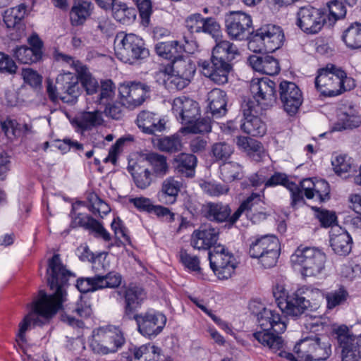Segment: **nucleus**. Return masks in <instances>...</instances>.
<instances>
[{
	"instance_id": "nucleus-54",
	"label": "nucleus",
	"mask_w": 361,
	"mask_h": 361,
	"mask_svg": "<svg viewBox=\"0 0 361 361\" xmlns=\"http://www.w3.org/2000/svg\"><path fill=\"white\" fill-rule=\"evenodd\" d=\"M159 148L166 152H176L181 149V141L178 135L164 137L159 141Z\"/></svg>"
},
{
	"instance_id": "nucleus-37",
	"label": "nucleus",
	"mask_w": 361,
	"mask_h": 361,
	"mask_svg": "<svg viewBox=\"0 0 361 361\" xmlns=\"http://www.w3.org/2000/svg\"><path fill=\"white\" fill-rule=\"evenodd\" d=\"M181 183L173 177L166 178L161 183L159 197L165 204H173L180 190Z\"/></svg>"
},
{
	"instance_id": "nucleus-64",
	"label": "nucleus",
	"mask_w": 361,
	"mask_h": 361,
	"mask_svg": "<svg viewBox=\"0 0 361 361\" xmlns=\"http://www.w3.org/2000/svg\"><path fill=\"white\" fill-rule=\"evenodd\" d=\"M22 77L24 82L32 87H39L42 85V77L32 68H23Z\"/></svg>"
},
{
	"instance_id": "nucleus-53",
	"label": "nucleus",
	"mask_w": 361,
	"mask_h": 361,
	"mask_svg": "<svg viewBox=\"0 0 361 361\" xmlns=\"http://www.w3.org/2000/svg\"><path fill=\"white\" fill-rule=\"evenodd\" d=\"M182 129L183 131L195 134L209 133L212 130L211 120L209 118H200L198 116L197 120L185 124Z\"/></svg>"
},
{
	"instance_id": "nucleus-15",
	"label": "nucleus",
	"mask_w": 361,
	"mask_h": 361,
	"mask_svg": "<svg viewBox=\"0 0 361 361\" xmlns=\"http://www.w3.org/2000/svg\"><path fill=\"white\" fill-rule=\"evenodd\" d=\"M198 66L204 76L218 85H224L228 82L233 64L212 55L209 61L200 60Z\"/></svg>"
},
{
	"instance_id": "nucleus-21",
	"label": "nucleus",
	"mask_w": 361,
	"mask_h": 361,
	"mask_svg": "<svg viewBox=\"0 0 361 361\" xmlns=\"http://www.w3.org/2000/svg\"><path fill=\"white\" fill-rule=\"evenodd\" d=\"M118 294L124 298L123 319L133 320L135 312L146 299V293L141 287L130 285L125 290L118 291Z\"/></svg>"
},
{
	"instance_id": "nucleus-60",
	"label": "nucleus",
	"mask_w": 361,
	"mask_h": 361,
	"mask_svg": "<svg viewBox=\"0 0 361 361\" xmlns=\"http://www.w3.org/2000/svg\"><path fill=\"white\" fill-rule=\"evenodd\" d=\"M200 32L216 37L221 32V26L216 18L212 17H204L200 29Z\"/></svg>"
},
{
	"instance_id": "nucleus-33",
	"label": "nucleus",
	"mask_w": 361,
	"mask_h": 361,
	"mask_svg": "<svg viewBox=\"0 0 361 361\" xmlns=\"http://www.w3.org/2000/svg\"><path fill=\"white\" fill-rule=\"evenodd\" d=\"M204 212L208 220L223 223L227 222L231 209L228 204L222 202H208L204 205Z\"/></svg>"
},
{
	"instance_id": "nucleus-11",
	"label": "nucleus",
	"mask_w": 361,
	"mask_h": 361,
	"mask_svg": "<svg viewBox=\"0 0 361 361\" xmlns=\"http://www.w3.org/2000/svg\"><path fill=\"white\" fill-rule=\"evenodd\" d=\"M133 320L136 322L137 331L149 339L158 336L166 323V317L164 314L152 310L135 314Z\"/></svg>"
},
{
	"instance_id": "nucleus-52",
	"label": "nucleus",
	"mask_w": 361,
	"mask_h": 361,
	"mask_svg": "<svg viewBox=\"0 0 361 361\" xmlns=\"http://www.w3.org/2000/svg\"><path fill=\"white\" fill-rule=\"evenodd\" d=\"M348 297L347 290L343 286H341L338 289L326 294V307L329 310H332L345 302Z\"/></svg>"
},
{
	"instance_id": "nucleus-40",
	"label": "nucleus",
	"mask_w": 361,
	"mask_h": 361,
	"mask_svg": "<svg viewBox=\"0 0 361 361\" xmlns=\"http://www.w3.org/2000/svg\"><path fill=\"white\" fill-rule=\"evenodd\" d=\"M128 171L130 173L135 185L140 189H146L152 183L154 175L148 168L136 164L128 167Z\"/></svg>"
},
{
	"instance_id": "nucleus-51",
	"label": "nucleus",
	"mask_w": 361,
	"mask_h": 361,
	"mask_svg": "<svg viewBox=\"0 0 361 361\" xmlns=\"http://www.w3.org/2000/svg\"><path fill=\"white\" fill-rule=\"evenodd\" d=\"M97 281L99 289L116 288L121 286L123 277L118 272L112 271L104 275L97 274Z\"/></svg>"
},
{
	"instance_id": "nucleus-8",
	"label": "nucleus",
	"mask_w": 361,
	"mask_h": 361,
	"mask_svg": "<svg viewBox=\"0 0 361 361\" xmlns=\"http://www.w3.org/2000/svg\"><path fill=\"white\" fill-rule=\"evenodd\" d=\"M114 49L115 54L120 61L130 64L145 59L149 55L143 39L133 33L117 35Z\"/></svg>"
},
{
	"instance_id": "nucleus-7",
	"label": "nucleus",
	"mask_w": 361,
	"mask_h": 361,
	"mask_svg": "<svg viewBox=\"0 0 361 361\" xmlns=\"http://www.w3.org/2000/svg\"><path fill=\"white\" fill-rule=\"evenodd\" d=\"M290 262L293 265L300 267L303 277H315L324 271L326 256L316 247L300 245L291 255Z\"/></svg>"
},
{
	"instance_id": "nucleus-22",
	"label": "nucleus",
	"mask_w": 361,
	"mask_h": 361,
	"mask_svg": "<svg viewBox=\"0 0 361 361\" xmlns=\"http://www.w3.org/2000/svg\"><path fill=\"white\" fill-rule=\"evenodd\" d=\"M265 44L266 51L274 52L282 47L285 40L283 30L279 25L267 24L256 30Z\"/></svg>"
},
{
	"instance_id": "nucleus-31",
	"label": "nucleus",
	"mask_w": 361,
	"mask_h": 361,
	"mask_svg": "<svg viewBox=\"0 0 361 361\" xmlns=\"http://www.w3.org/2000/svg\"><path fill=\"white\" fill-rule=\"evenodd\" d=\"M242 204H245L246 214L253 223H257L267 218L264 202L258 193H252Z\"/></svg>"
},
{
	"instance_id": "nucleus-26",
	"label": "nucleus",
	"mask_w": 361,
	"mask_h": 361,
	"mask_svg": "<svg viewBox=\"0 0 361 361\" xmlns=\"http://www.w3.org/2000/svg\"><path fill=\"white\" fill-rule=\"evenodd\" d=\"M196 71L195 64L188 57H184L181 54L173 59L169 65L161 70L164 75H176L181 78H192Z\"/></svg>"
},
{
	"instance_id": "nucleus-13",
	"label": "nucleus",
	"mask_w": 361,
	"mask_h": 361,
	"mask_svg": "<svg viewBox=\"0 0 361 361\" xmlns=\"http://www.w3.org/2000/svg\"><path fill=\"white\" fill-rule=\"evenodd\" d=\"M252 26L251 16L244 12L232 11L226 16V32L232 40L242 41L247 39Z\"/></svg>"
},
{
	"instance_id": "nucleus-36",
	"label": "nucleus",
	"mask_w": 361,
	"mask_h": 361,
	"mask_svg": "<svg viewBox=\"0 0 361 361\" xmlns=\"http://www.w3.org/2000/svg\"><path fill=\"white\" fill-rule=\"evenodd\" d=\"M237 145L245 150L247 155L256 162L262 161L264 157L265 151L262 144L255 139L238 137Z\"/></svg>"
},
{
	"instance_id": "nucleus-58",
	"label": "nucleus",
	"mask_w": 361,
	"mask_h": 361,
	"mask_svg": "<svg viewBox=\"0 0 361 361\" xmlns=\"http://www.w3.org/2000/svg\"><path fill=\"white\" fill-rule=\"evenodd\" d=\"M136 4L141 18L142 25L148 26L152 13V6L150 0H133Z\"/></svg>"
},
{
	"instance_id": "nucleus-63",
	"label": "nucleus",
	"mask_w": 361,
	"mask_h": 361,
	"mask_svg": "<svg viewBox=\"0 0 361 361\" xmlns=\"http://www.w3.org/2000/svg\"><path fill=\"white\" fill-rule=\"evenodd\" d=\"M201 187L203 191L210 196H219L226 194L229 190L228 185L218 183L205 182Z\"/></svg>"
},
{
	"instance_id": "nucleus-34",
	"label": "nucleus",
	"mask_w": 361,
	"mask_h": 361,
	"mask_svg": "<svg viewBox=\"0 0 361 361\" xmlns=\"http://www.w3.org/2000/svg\"><path fill=\"white\" fill-rule=\"evenodd\" d=\"M207 100L212 116L219 118L226 114L227 99L224 91L219 88L212 90L208 94Z\"/></svg>"
},
{
	"instance_id": "nucleus-49",
	"label": "nucleus",
	"mask_w": 361,
	"mask_h": 361,
	"mask_svg": "<svg viewBox=\"0 0 361 361\" xmlns=\"http://www.w3.org/2000/svg\"><path fill=\"white\" fill-rule=\"evenodd\" d=\"M156 53L161 57L173 61L180 55L178 51V40L159 42L155 46Z\"/></svg>"
},
{
	"instance_id": "nucleus-44",
	"label": "nucleus",
	"mask_w": 361,
	"mask_h": 361,
	"mask_svg": "<svg viewBox=\"0 0 361 361\" xmlns=\"http://www.w3.org/2000/svg\"><path fill=\"white\" fill-rule=\"evenodd\" d=\"M234 152L232 145L225 142L213 144L211 147L209 156L212 163L223 164L227 162Z\"/></svg>"
},
{
	"instance_id": "nucleus-41",
	"label": "nucleus",
	"mask_w": 361,
	"mask_h": 361,
	"mask_svg": "<svg viewBox=\"0 0 361 361\" xmlns=\"http://www.w3.org/2000/svg\"><path fill=\"white\" fill-rule=\"evenodd\" d=\"M110 9L114 19L123 24H129L135 20V9L128 6L125 3L116 1Z\"/></svg>"
},
{
	"instance_id": "nucleus-46",
	"label": "nucleus",
	"mask_w": 361,
	"mask_h": 361,
	"mask_svg": "<svg viewBox=\"0 0 361 361\" xmlns=\"http://www.w3.org/2000/svg\"><path fill=\"white\" fill-rule=\"evenodd\" d=\"M337 130H341L347 128H357L361 123L360 116L358 113L352 107L348 111H341L338 114Z\"/></svg>"
},
{
	"instance_id": "nucleus-59",
	"label": "nucleus",
	"mask_w": 361,
	"mask_h": 361,
	"mask_svg": "<svg viewBox=\"0 0 361 361\" xmlns=\"http://www.w3.org/2000/svg\"><path fill=\"white\" fill-rule=\"evenodd\" d=\"M313 191L315 194V199L319 202H323L330 198V187L327 181L321 179L314 183Z\"/></svg>"
},
{
	"instance_id": "nucleus-47",
	"label": "nucleus",
	"mask_w": 361,
	"mask_h": 361,
	"mask_svg": "<svg viewBox=\"0 0 361 361\" xmlns=\"http://www.w3.org/2000/svg\"><path fill=\"white\" fill-rule=\"evenodd\" d=\"M240 128L244 133L254 137L263 136L267 131L266 124L259 116L244 118Z\"/></svg>"
},
{
	"instance_id": "nucleus-9",
	"label": "nucleus",
	"mask_w": 361,
	"mask_h": 361,
	"mask_svg": "<svg viewBox=\"0 0 361 361\" xmlns=\"http://www.w3.org/2000/svg\"><path fill=\"white\" fill-rule=\"evenodd\" d=\"M54 85L50 80H47V93L49 99L56 102L60 99L63 102L73 104L80 94L78 78L70 72L59 74Z\"/></svg>"
},
{
	"instance_id": "nucleus-16",
	"label": "nucleus",
	"mask_w": 361,
	"mask_h": 361,
	"mask_svg": "<svg viewBox=\"0 0 361 361\" xmlns=\"http://www.w3.org/2000/svg\"><path fill=\"white\" fill-rule=\"evenodd\" d=\"M250 92L253 98L263 107L268 109L276 102V84L268 78L252 79Z\"/></svg>"
},
{
	"instance_id": "nucleus-45",
	"label": "nucleus",
	"mask_w": 361,
	"mask_h": 361,
	"mask_svg": "<svg viewBox=\"0 0 361 361\" xmlns=\"http://www.w3.org/2000/svg\"><path fill=\"white\" fill-rule=\"evenodd\" d=\"M129 351L135 360L143 358L145 361H159L161 349L154 345H142L139 347L133 346Z\"/></svg>"
},
{
	"instance_id": "nucleus-28",
	"label": "nucleus",
	"mask_w": 361,
	"mask_h": 361,
	"mask_svg": "<svg viewBox=\"0 0 361 361\" xmlns=\"http://www.w3.org/2000/svg\"><path fill=\"white\" fill-rule=\"evenodd\" d=\"M248 63L256 71L266 75H274L279 73L280 67L278 61L272 56H250Z\"/></svg>"
},
{
	"instance_id": "nucleus-43",
	"label": "nucleus",
	"mask_w": 361,
	"mask_h": 361,
	"mask_svg": "<svg viewBox=\"0 0 361 361\" xmlns=\"http://www.w3.org/2000/svg\"><path fill=\"white\" fill-rule=\"evenodd\" d=\"M342 40L349 49H361V23H351L343 31Z\"/></svg>"
},
{
	"instance_id": "nucleus-27",
	"label": "nucleus",
	"mask_w": 361,
	"mask_h": 361,
	"mask_svg": "<svg viewBox=\"0 0 361 361\" xmlns=\"http://www.w3.org/2000/svg\"><path fill=\"white\" fill-rule=\"evenodd\" d=\"M138 128L144 133L148 135H156L157 133H161L165 129V122L155 114L142 111L140 112L136 120Z\"/></svg>"
},
{
	"instance_id": "nucleus-61",
	"label": "nucleus",
	"mask_w": 361,
	"mask_h": 361,
	"mask_svg": "<svg viewBox=\"0 0 361 361\" xmlns=\"http://www.w3.org/2000/svg\"><path fill=\"white\" fill-rule=\"evenodd\" d=\"M361 274V267L352 262L343 264L340 268V275L347 280L353 281Z\"/></svg>"
},
{
	"instance_id": "nucleus-30",
	"label": "nucleus",
	"mask_w": 361,
	"mask_h": 361,
	"mask_svg": "<svg viewBox=\"0 0 361 361\" xmlns=\"http://www.w3.org/2000/svg\"><path fill=\"white\" fill-rule=\"evenodd\" d=\"M353 240L346 231L339 228L333 231L330 237V245L334 252L341 256L348 255L352 248Z\"/></svg>"
},
{
	"instance_id": "nucleus-39",
	"label": "nucleus",
	"mask_w": 361,
	"mask_h": 361,
	"mask_svg": "<svg viewBox=\"0 0 361 361\" xmlns=\"http://www.w3.org/2000/svg\"><path fill=\"white\" fill-rule=\"evenodd\" d=\"M145 159L151 167L152 173L157 178H163L169 172V165L164 155L157 152L145 154Z\"/></svg>"
},
{
	"instance_id": "nucleus-50",
	"label": "nucleus",
	"mask_w": 361,
	"mask_h": 361,
	"mask_svg": "<svg viewBox=\"0 0 361 361\" xmlns=\"http://www.w3.org/2000/svg\"><path fill=\"white\" fill-rule=\"evenodd\" d=\"M80 71L77 73L75 76L78 78V82L80 81L82 87L88 94H93L96 93L99 88L98 82L92 77V74L88 71L86 66L83 68L80 67Z\"/></svg>"
},
{
	"instance_id": "nucleus-32",
	"label": "nucleus",
	"mask_w": 361,
	"mask_h": 361,
	"mask_svg": "<svg viewBox=\"0 0 361 361\" xmlns=\"http://www.w3.org/2000/svg\"><path fill=\"white\" fill-rule=\"evenodd\" d=\"M212 55L221 60L233 63L240 53L236 44L227 39H216V44L212 49Z\"/></svg>"
},
{
	"instance_id": "nucleus-12",
	"label": "nucleus",
	"mask_w": 361,
	"mask_h": 361,
	"mask_svg": "<svg viewBox=\"0 0 361 361\" xmlns=\"http://www.w3.org/2000/svg\"><path fill=\"white\" fill-rule=\"evenodd\" d=\"M210 267L221 280L228 279L234 273L236 265L234 256L221 246L214 247L209 252Z\"/></svg>"
},
{
	"instance_id": "nucleus-10",
	"label": "nucleus",
	"mask_w": 361,
	"mask_h": 361,
	"mask_svg": "<svg viewBox=\"0 0 361 361\" xmlns=\"http://www.w3.org/2000/svg\"><path fill=\"white\" fill-rule=\"evenodd\" d=\"M90 347L98 354L107 355L116 353L126 343L123 332L115 326L99 327Z\"/></svg>"
},
{
	"instance_id": "nucleus-1",
	"label": "nucleus",
	"mask_w": 361,
	"mask_h": 361,
	"mask_svg": "<svg viewBox=\"0 0 361 361\" xmlns=\"http://www.w3.org/2000/svg\"><path fill=\"white\" fill-rule=\"evenodd\" d=\"M75 274L68 270L61 262L60 255L54 254L48 261L47 269V283L54 293L47 294L44 290L38 291L32 302L27 305L30 312L20 322L16 340L26 342L25 333L30 329L32 325L39 322V316L45 319L51 318L61 309L66 300V291L65 287L71 277Z\"/></svg>"
},
{
	"instance_id": "nucleus-5",
	"label": "nucleus",
	"mask_w": 361,
	"mask_h": 361,
	"mask_svg": "<svg viewBox=\"0 0 361 361\" xmlns=\"http://www.w3.org/2000/svg\"><path fill=\"white\" fill-rule=\"evenodd\" d=\"M293 350L297 355L293 361L326 360L331 355V345L326 334L307 335L295 344Z\"/></svg>"
},
{
	"instance_id": "nucleus-14",
	"label": "nucleus",
	"mask_w": 361,
	"mask_h": 361,
	"mask_svg": "<svg viewBox=\"0 0 361 361\" xmlns=\"http://www.w3.org/2000/svg\"><path fill=\"white\" fill-rule=\"evenodd\" d=\"M326 22L325 13L311 6L300 7L297 12L296 25L305 33H318Z\"/></svg>"
},
{
	"instance_id": "nucleus-3",
	"label": "nucleus",
	"mask_w": 361,
	"mask_h": 361,
	"mask_svg": "<svg viewBox=\"0 0 361 361\" xmlns=\"http://www.w3.org/2000/svg\"><path fill=\"white\" fill-rule=\"evenodd\" d=\"M315 295L314 298H311L309 293H305V296L301 295L302 291L298 290L290 295L282 285L277 284L273 288V295L276 299L278 307L288 316L298 317L302 314L305 310L315 312L320 307V300L322 298L321 292L317 289L311 292Z\"/></svg>"
},
{
	"instance_id": "nucleus-18",
	"label": "nucleus",
	"mask_w": 361,
	"mask_h": 361,
	"mask_svg": "<svg viewBox=\"0 0 361 361\" xmlns=\"http://www.w3.org/2000/svg\"><path fill=\"white\" fill-rule=\"evenodd\" d=\"M118 90L122 104L135 109L144 102L145 94L151 91V87L145 83L132 82L121 85Z\"/></svg>"
},
{
	"instance_id": "nucleus-19",
	"label": "nucleus",
	"mask_w": 361,
	"mask_h": 361,
	"mask_svg": "<svg viewBox=\"0 0 361 361\" xmlns=\"http://www.w3.org/2000/svg\"><path fill=\"white\" fill-rule=\"evenodd\" d=\"M30 47L26 45L17 46L13 49V56L24 64H31L39 61L42 56L43 42L37 35L33 34L28 38Z\"/></svg>"
},
{
	"instance_id": "nucleus-38",
	"label": "nucleus",
	"mask_w": 361,
	"mask_h": 361,
	"mask_svg": "<svg viewBox=\"0 0 361 361\" xmlns=\"http://www.w3.org/2000/svg\"><path fill=\"white\" fill-rule=\"evenodd\" d=\"M197 162V157L192 154L181 153L174 159L177 173L188 178L195 176Z\"/></svg>"
},
{
	"instance_id": "nucleus-20",
	"label": "nucleus",
	"mask_w": 361,
	"mask_h": 361,
	"mask_svg": "<svg viewBox=\"0 0 361 361\" xmlns=\"http://www.w3.org/2000/svg\"><path fill=\"white\" fill-rule=\"evenodd\" d=\"M172 111L182 124L191 123L200 116L199 104L185 96L176 97L172 104Z\"/></svg>"
},
{
	"instance_id": "nucleus-6",
	"label": "nucleus",
	"mask_w": 361,
	"mask_h": 361,
	"mask_svg": "<svg viewBox=\"0 0 361 361\" xmlns=\"http://www.w3.org/2000/svg\"><path fill=\"white\" fill-rule=\"evenodd\" d=\"M247 254L264 268L273 267L280 255L279 239L274 235L253 236L249 239Z\"/></svg>"
},
{
	"instance_id": "nucleus-35",
	"label": "nucleus",
	"mask_w": 361,
	"mask_h": 361,
	"mask_svg": "<svg viewBox=\"0 0 361 361\" xmlns=\"http://www.w3.org/2000/svg\"><path fill=\"white\" fill-rule=\"evenodd\" d=\"M103 123L102 114L100 111H83L78 115L73 121V124L80 130L85 131L102 125Z\"/></svg>"
},
{
	"instance_id": "nucleus-62",
	"label": "nucleus",
	"mask_w": 361,
	"mask_h": 361,
	"mask_svg": "<svg viewBox=\"0 0 361 361\" xmlns=\"http://www.w3.org/2000/svg\"><path fill=\"white\" fill-rule=\"evenodd\" d=\"M97 279V274L93 277L78 279L77 280L76 287L80 293H85L99 290Z\"/></svg>"
},
{
	"instance_id": "nucleus-2",
	"label": "nucleus",
	"mask_w": 361,
	"mask_h": 361,
	"mask_svg": "<svg viewBox=\"0 0 361 361\" xmlns=\"http://www.w3.org/2000/svg\"><path fill=\"white\" fill-rule=\"evenodd\" d=\"M257 322L261 330L255 332L253 338L271 352L293 361L294 355L283 350V340L279 336L286 329V324L281 315L276 310L264 307L257 314Z\"/></svg>"
},
{
	"instance_id": "nucleus-23",
	"label": "nucleus",
	"mask_w": 361,
	"mask_h": 361,
	"mask_svg": "<svg viewBox=\"0 0 361 361\" xmlns=\"http://www.w3.org/2000/svg\"><path fill=\"white\" fill-rule=\"evenodd\" d=\"M337 341L341 348V361H361V347L357 340L351 338L348 331H340Z\"/></svg>"
},
{
	"instance_id": "nucleus-56",
	"label": "nucleus",
	"mask_w": 361,
	"mask_h": 361,
	"mask_svg": "<svg viewBox=\"0 0 361 361\" xmlns=\"http://www.w3.org/2000/svg\"><path fill=\"white\" fill-rule=\"evenodd\" d=\"M267 108L263 107L262 105L257 102V99L244 100L241 104V110L243 111L244 118H250L251 116H257L262 114L263 110Z\"/></svg>"
},
{
	"instance_id": "nucleus-55",
	"label": "nucleus",
	"mask_w": 361,
	"mask_h": 361,
	"mask_svg": "<svg viewBox=\"0 0 361 361\" xmlns=\"http://www.w3.org/2000/svg\"><path fill=\"white\" fill-rule=\"evenodd\" d=\"M89 201L90 203L88 207L89 210L94 215L97 214L102 218L103 215H106L110 212L111 209L109 205L97 195H91Z\"/></svg>"
},
{
	"instance_id": "nucleus-24",
	"label": "nucleus",
	"mask_w": 361,
	"mask_h": 361,
	"mask_svg": "<svg viewBox=\"0 0 361 361\" xmlns=\"http://www.w3.org/2000/svg\"><path fill=\"white\" fill-rule=\"evenodd\" d=\"M25 13L26 6L24 4H20L5 11L3 16L4 23L8 28L16 30V35L11 33V39L18 40L23 36L24 28L22 20L25 18Z\"/></svg>"
},
{
	"instance_id": "nucleus-29",
	"label": "nucleus",
	"mask_w": 361,
	"mask_h": 361,
	"mask_svg": "<svg viewBox=\"0 0 361 361\" xmlns=\"http://www.w3.org/2000/svg\"><path fill=\"white\" fill-rule=\"evenodd\" d=\"M94 10V4L90 0H73L70 11V19L74 26L82 25L89 18Z\"/></svg>"
},
{
	"instance_id": "nucleus-17",
	"label": "nucleus",
	"mask_w": 361,
	"mask_h": 361,
	"mask_svg": "<svg viewBox=\"0 0 361 361\" xmlns=\"http://www.w3.org/2000/svg\"><path fill=\"white\" fill-rule=\"evenodd\" d=\"M279 92L284 111L290 116L295 115L303 102L300 89L295 83L283 80L279 85Z\"/></svg>"
},
{
	"instance_id": "nucleus-42",
	"label": "nucleus",
	"mask_w": 361,
	"mask_h": 361,
	"mask_svg": "<svg viewBox=\"0 0 361 361\" xmlns=\"http://www.w3.org/2000/svg\"><path fill=\"white\" fill-rule=\"evenodd\" d=\"M220 178L224 182L240 180L244 176L243 166L235 161H227L219 166Z\"/></svg>"
},
{
	"instance_id": "nucleus-25",
	"label": "nucleus",
	"mask_w": 361,
	"mask_h": 361,
	"mask_svg": "<svg viewBox=\"0 0 361 361\" xmlns=\"http://www.w3.org/2000/svg\"><path fill=\"white\" fill-rule=\"evenodd\" d=\"M219 238V231L211 226L200 227L195 230L190 238V245L197 250H209Z\"/></svg>"
},
{
	"instance_id": "nucleus-48",
	"label": "nucleus",
	"mask_w": 361,
	"mask_h": 361,
	"mask_svg": "<svg viewBox=\"0 0 361 361\" xmlns=\"http://www.w3.org/2000/svg\"><path fill=\"white\" fill-rule=\"evenodd\" d=\"M301 322L304 326V334H307V335L317 336L319 334H324L325 326L324 323L322 321L321 316H309L306 314L302 318Z\"/></svg>"
},
{
	"instance_id": "nucleus-4",
	"label": "nucleus",
	"mask_w": 361,
	"mask_h": 361,
	"mask_svg": "<svg viewBox=\"0 0 361 361\" xmlns=\"http://www.w3.org/2000/svg\"><path fill=\"white\" fill-rule=\"evenodd\" d=\"M314 84L316 89L326 97L338 96L355 87L354 79L332 63L318 69Z\"/></svg>"
},
{
	"instance_id": "nucleus-57",
	"label": "nucleus",
	"mask_w": 361,
	"mask_h": 361,
	"mask_svg": "<svg viewBox=\"0 0 361 361\" xmlns=\"http://www.w3.org/2000/svg\"><path fill=\"white\" fill-rule=\"evenodd\" d=\"M180 261L185 268L191 271L200 272V259L197 256L188 252L185 249H181L179 252Z\"/></svg>"
}]
</instances>
